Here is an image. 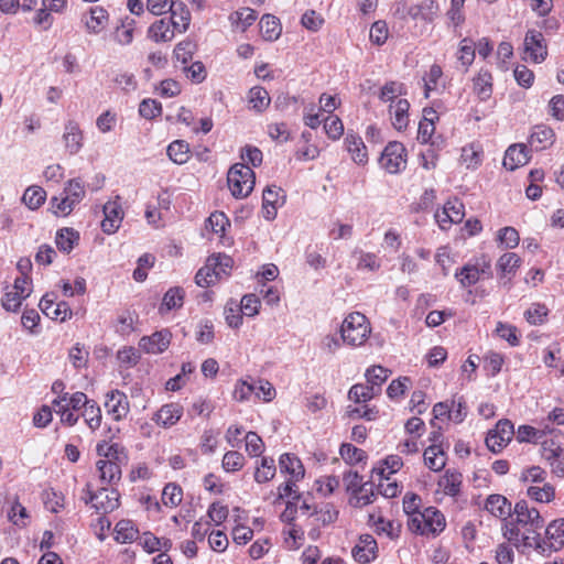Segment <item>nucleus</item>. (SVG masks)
I'll list each match as a JSON object with an SVG mask.
<instances>
[{
	"mask_svg": "<svg viewBox=\"0 0 564 564\" xmlns=\"http://www.w3.org/2000/svg\"><path fill=\"white\" fill-rule=\"evenodd\" d=\"M370 334V323L366 315L360 312L348 314L340 326L343 343L352 347L364 345Z\"/></svg>",
	"mask_w": 564,
	"mask_h": 564,
	"instance_id": "nucleus-1",
	"label": "nucleus"
},
{
	"mask_svg": "<svg viewBox=\"0 0 564 564\" xmlns=\"http://www.w3.org/2000/svg\"><path fill=\"white\" fill-rule=\"evenodd\" d=\"M545 535L549 542L542 541L540 534L523 535V545L534 547L543 554L561 550L564 546V518L549 523Z\"/></svg>",
	"mask_w": 564,
	"mask_h": 564,
	"instance_id": "nucleus-2",
	"label": "nucleus"
},
{
	"mask_svg": "<svg viewBox=\"0 0 564 564\" xmlns=\"http://www.w3.org/2000/svg\"><path fill=\"white\" fill-rule=\"evenodd\" d=\"M254 183V172L247 164L236 163L229 169L227 184L234 197H247L252 192Z\"/></svg>",
	"mask_w": 564,
	"mask_h": 564,
	"instance_id": "nucleus-3",
	"label": "nucleus"
},
{
	"mask_svg": "<svg viewBox=\"0 0 564 564\" xmlns=\"http://www.w3.org/2000/svg\"><path fill=\"white\" fill-rule=\"evenodd\" d=\"M491 275V261L486 256L477 258L475 262L466 263L455 273V278L463 288L476 284L481 276L490 278Z\"/></svg>",
	"mask_w": 564,
	"mask_h": 564,
	"instance_id": "nucleus-4",
	"label": "nucleus"
},
{
	"mask_svg": "<svg viewBox=\"0 0 564 564\" xmlns=\"http://www.w3.org/2000/svg\"><path fill=\"white\" fill-rule=\"evenodd\" d=\"M513 513L516 521L525 529L531 535H536L538 530L544 525V520L535 508H529L525 500L518 501L514 506Z\"/></svg>",
	"mask_w": 564,
	"mask_h": 564,
	"instance_id": "nucleus-5",
	"label": "nucleus"
},
{
	"mask_svg": "<svg viewBox=\"0 0 564 564\" xmlns=\"http://www.w3.org/2000/svg\"><path fill=\"white\" fill-rule=\"evenodd\" d=\"M405 148L402 143L389 142L380 158L381 166L389 173L395 174L405 167L406 164Z\"/></svg>",
	"mask_w": 564,
	"mask_h": 564,
	"instance_id": "nucleus-6",
	"label": "nucleus"
},
{
	"mask_svg": "<svg viewBox=\"0 0 564 564\" xmlns=\"http://www.w3.org/2000/svg\"><path fill=\"white\" fill-rule=\"evenodd\" d=\"M147 8L154 15H161L170 11L174 28L180 26V22L175 20L177 8H180L182 10L181 20L183 21V30H187L189 25V12L182 2H173V0H148Z\"/></svg>",
	"mask_w": 564,
	"mask_h": 564,
	"instance_id": "nucleus-7",
	"label": "nucleus"
},
{
	"mask_svg": "<svg viewBox=\"0 0 564 564\" xmlns=\"http://www.w3.org/2000/svg\"><path fill=\"white\" fill-rule=\"evenodd\" d=\"M514 435L513 424L509 420H500L495 430L486 437V445L489 451L499 453L511 441Z\"/></svg>",
	"mask_w": 564,
	"mask_h": 564,
	"instance_id": "nucleus-8",
	"label": "nucleus"
},
{
	"mask_svg": "<svg viewBox=\"0 0 564 564\" xmlns=\"http://www.w3.org/2000/svg\"><path fill=\"white\" fill-rule=\"evenodd\" d=\"M56 297L54 293H46L42 296L39 306L47 317L64 322L72 317V310L66 302L55 303Z\"/></svg>",
	"mask_w": 564,
	"mask_h": 564,
	"instance_id": "nucleus-9",
	"label": "nucleus"
},
{
	"mask_svg": "<svg viewBox=\"0 0 564 564\" xmlns=\"http://www.w3.org/2000/svg\"><path fill=\"white\" fill-rule=\"evenodd\" d=\"M464 216V204L457 198L448 199L445 203L442 212H436L435 214L436 221L440 224L442 229H445L452 224L460 223Z\"/></svg>",
	"mask_w": 564,
	"mask_h": 564,
	"instance_id": "nucleus-10",
	"label": "nucleus"
},
{
	"mask_svg": "<svg viewBox=\"0 0 564 564\" xmlns=\"http://www.w3.org/2000/svg\"><path fill=\"white\" fill-rule=\"evenodd\" d=\"M171 338V332L162 329L150 336H143L139 341V347L147 354H161L167 349Z\"/></svg>",
	"mask_w": 564,
	"mask_h": 564,
	"instance_id": "nucleus-11",
	"label": "nucleus"
},
{
	"mask_svg": "<svg viewBox=\"0 0 564 564\" xmlns=\"http://www.w3.org/2000/svg\"><path fill=\"white\" fill-rule=\"evenodd\" d=\"M89 500L97 511L108 513L119 507V492L115 489L101 488L93 492Z\"/></svg>",
	"mask_w": 564,
	"mask_h": 564,
	"instance_id": "nucleus-12",
	"label": "nucleus"
},
{
	"mask_svg": "<svg viewBox=\"0 0 564 564\" xmlns=\"http://www.w3.org/2000/svg\"><path fill=\"white\" fill-rule=\"evenodd\" d=\"M105 218L101 221V228L105 234H115L123 219V210L118 200L108 202L104 205Z\"/></svg>",
	"mask_w": 564,
	"mask_h": 564,
	"instance_id": "nucleus-13",
	"label": "nucleus"
},
{
	"mask_svg": "<svg viewBox=\"0 0 564 564\" xmlns=\"http://www.w3.org/2000/svg\"><path fill=\"white\" fill-rule=\"evenodd\" d=\"M524 52L535 63L544 61L547 52L543 34L536 31H529L524 39Z\"/></svg>",
	"mask_w": 564,
	"mask_h": 564,
	"instance_id": "nucleus-14",
	"label": "nucleus"
},
{
	"mask_svg": "<svg viewBox=\"0 0 564 564\" xmlns=\"http://www.w3.org/2000/svg\"><path fill=\"white\" fill-rule=\"evenodd\" d=\"M282 189L278 186H268L262 194V213L267 220H273L276 217L278 207L284 203V197L280 195Z\"/></svg>",
	"mask_w": 564,
	"mask_h": 564,
	"instance_id": "nucleus-15",
	"label": "nucleus"
},
{
	"mask_svg": "<svg viewBox=\"0 0 564 564\" xmlns=\"http://www.w3.org/2000/svg\"><path fill=\"white\" fill-rule=\"evenodd\" d=\"M105 408L108 414H111L116 421H119L129 413L128 398L123 392L113 390L107 394Z\"/></svg>",
	"mask_w": 564,
	"mask_h": 564,
	"instance_id": "nucleus-16",
	"label": "nucleus"
},
{
	"mask_svg": "<svg viewBox=\"0 0 564 564\" xmlns=\"http://www.w3.org/2000/svg\"><path fill=\"white\" fill-rule=\"evenodd\" d=\"M183 415V406L180 403H167L162 405L153 415L152 420L160 426L167 429L175 425Z\"/></svg>",
	"mask_w": 564,
	"mask_h": 564,
	"instance_id": "nucleus-17",
	"label": "nucleus"
},
{
	"mask_svg": "<svg viewBox=\"0 0 564 564\" xmlns=\"http://www.w3.org/2000/svg\"><path fill=\"white\" fill-rule=\"evenodd\" d=\"M97 454L102 457L99 460L116 463V465L122 466L128 463V454L123 446L115 443L108 444L107 442L99 443L97 445Z\"/></svg>",
	"mask_w": 564,
	"mask_h": 564,
	"instance_id": "nucleus-18",
	"label": "nucleus"
},
{
	"mask_svg": "<svg viewBox=\"0 0 564 564\" xmlns=\"http://www.w3.org/2000/svg\"><path fill=\"white\" fill-rule=\"evenodd\" d=\"M377 551V542L371 534H362L358 543L354 546L351 553L359 563H369L375 560Z\"/></svg>",
	"mask_w": 564,
	"mask_h": 564,
	"instance_id": "nucleus-19",
	"label": "nucleus"
},
{
	"mask_svg": "<svg viewBox=\"0 0 564 564\" xmlns=\"http://www.w3.org/2000/svg\"><path fill=\"white\" fill-rule=\"evenodd\" d=\"M484 508L494 517L506 520L511 516V502L502 495H489L485 501Z\"/></svg>",
	"mask_w": 564,
	"mask_h": 564,
	"instance_id": "nucleus-20",
	"label": "nucleus"
},
{
	"mask_svg": "<svg viewBox=\"0 0 564 564\" xmlns=\"http://www.w3.org/2000/svg\"><path fill=\"white\" fill-rule=\"evenodd\" d=\"M63 141L70 155L79 152L83 147V133L77 122L70 120L65 124Z\"/></svg>",
	"mask_w": 564,
	"mask_h": 564,
	"instance_id": "nucleus-21",
	"label": "nucleus"
},
{
	"mask_svg": "<svg viewBox=\"0 0 564 564\" xmlns=\"http://www.w3.org/2000/svg\"><path fill=\"white\" fill-rule=\"evenodd\" d=\"M345 147L355 163L364 165L368 162L367 147L359 135L347 133L345 138Z\"/></svg>",
	"mask_w": 564,
	"mask_h": 564,
	"instance_id": "nucleus-22",
	"label": "nucleus"
},
{
	"mask_svg": "<svg viewBox=\"0 0 564 564\" xmlns=\"http://www.w3.org/2000/svg\"><path fill=\"white\" fill-rule=\"evenodd\" d=\"M527 162V147L523 144H512L507 149L502 164L507 170L513 171Z\"/></svg>",
	"mask_w": 564,
	"mask_h": 564,
	"instance_id": "nucleus-23",
	"label": "nucleus"
},
{
	"mask_svg": "<svg viewBox=\"0 0 564 564\" xmlns=\"http://www.w3.org/2000/svg\"><path fill=\"white\" fill-rule=\"evenodd\" d=\"M554 131L544 124H539L533 128L530 137V144L536 151L549 148L554 142Z\"/></svg>",
	"mask_w": 564,
	"mask_h": 564,
	"instance_id": "nucleus-24",
	"label": "nucleus"
},
{
	"mask_svg": "<svg viewBox=\"0 0 564 564\" xmlns=\"http://www.w3.org/2000/svg\"><path fill=\"white\" fill-rule=\"evenodd\" d=\"M176 28L172 24V17L170 20L161 19L155 21L149 28V37L155 42H167L174 37V31Z\"/></svg>",
	"mask_w": 564,
	"mask_h": 564,
	"instance_id": "nucleus-25",
	"label": "nucleus"
},
{
	"mask_svg": "<svg viewBox=\"0 0 564 564\" xmlns=\"http://www.w3.org/2000/svg\"><path fill=\"white\" fill-rule=\"evenodd\" d=\"M279 465L281 473L290 474L294 481H299L304 477L305 469L302 462L292 454L285 453L281 455Z\"/></svg>",
	"mask_w": 564,
	"mask_h": 564,
	"instance_id": "nucleus-26",
	"label": "nucleus"
},
{
	"mask_svg": "<svg viewBox=\"0 0 564 564\" xmlns=\"http://www.w3.org/2000/svg\"><path fill=\"white\" fill-rule=\"evenodd\" d=\"M409 108L410 104L406 99H398L393 105L390 106L392 124L399 131L408 127Z\"/></svg>",
	"mask_w": 564,
	"mask_h": 564,
	"instance_id": "nucleus-27",
	"label": "nucleus"
},
{
	"mask_svg": "<svg viewBox=\"0 0 564 564\" xmlns=\"http://www.w3.org/2000/svg\"><path fill=\"white\" fill-rule=\"evenodd\" d=\"M260 32L265 41L278 40L282 32L280 20L274 15L264 14L260 20Z\"/></svg>",
	"mask_w": 564,
	"mask_h": 564,
	"instance_id": "nucleus-28",
	"label": "nucleus"
},
{
	"mask_svg": "<svg viewBox=\"0 0 564 564\" xmlns=\"http://www.w3.org/2000/svg\"><path fill=\"white\" fill-rule=\"evenodd\" d=\"M425 465L434 471H438L445 467V453L438 444H431L424 452Z\"/></svg>",
	"mask_w": 564,
	"mask_h": 564,
	"instance_id": "nucleus-29",
	"label": "nucleus"
},
{
	"mask_svg": "<svg viewBox=\"0 0 564 564\" xmlns=\"http://www.w3.org/2000/svg\"><path fill=\"white\" fill-rule=\"evenodd\" d=\"M474 91L480 100H487L492 94V76L489 70L480 69L474 78Z\"/></svg>",
	"mask_w": 564,
	"mask_h": 564,
	"instance_id": "nucleus-30",
	"label": "nucleus"
},
{
	"mask_svg": "<svg viewBox=\"0 0 564 564\" xmlns=\"http://www.w3.org/2000/svg\"><path fill=\"white\" fill-rule=\"evenodd\" d=\"M79 241V232L73 228L65 227L57 231L55 242L57 248L69 253Z\"/></svg>",
	"mask_w": 564,
	"mask_h": 564,
	"instance_id": "nucleus-31",
	"label": "nucleus"
},
{
	"mask_svg": "<svg viewBox=\"0 0 564 564\" xmlns=\"http://www.w3.org/2000/svg\"><path fill=\"white\" fill-rule=\"evenodd\" d=\"M108 13L101 7L90 9L89 18L85 21L89 33L98 34L107 24Z\"/></svg>",
	"mask_w": 564,
	"mask_h": 564,
	"instance_id": "nucleus-32",
	"label": "nucleus"
},
{
	"mask_svg": "<svg viewBox=\"0 0 564 564\" xmlns=\"http://www.w3.org/2000/svg\"><path fill=\"white\" fill-rule=\"evenodd\" d=\"M425 533H440L445 529V518L436 508L430 507L424 510Z\"/></svg>",
	"mask_w": 564,
	"mask_h": 564,
	"instance_id": "nucleus-33",
	"label": "nucleus"
},
{
	"mask_svg": "<svg viewBox=\"0 0 564 564\" xmlns=\"http://www.w3.org/2000/svg\"><path fill=\"white\" fill-rule=\"evenodd\" d=\"M138 529L130 520H120L115 527V540L118 543H131L138 538Z\"/></svg>",
	"mask_w": 564,
	"mask_h": 564,
	"instance_id": "nucleus-34",
	"label": "nucleus"
},
{
	"mask_svg": "<svg viewBox=\"0 0 564 564\" xmlns=\"http://www.w3.org/2000/svg\"><path fill=\"white\" fill-rule=\"evenodd\" d=\"M97 469L100 480L105 484H112L121 478V466L116 463L98 460Z\"/></svg>",
	"mask_w": 564,
	"mask_h": 564,
	"instance_id": "nucleus-35",
	"label": "nucleus"
},
{
	"mask_svg": "<svg viewBox=\"0 0 564 564\" xmlns=\"http://www.w3.org/2000/svg\"><path fill=\"white\" fill-rule=\"evenodd\" d=\"M169 158L176 164H184L189 159V145L183 140L173 141L167 147Z\"/></svg>",
	"mask_w": 564,
	"mask_h": 564,
	"instance_id": "nucleus-36",
	"label": "nucleus"
},
{
	"mask_svg": "<svg viewBox=\"0 0 564 564\" xmlns=\"http://www.w3.org/2000/svg\"><path fill=\"white\" fill-rule=\"evenodd\" d=\"M502 521V535L514 545H518L520 542L523 544V535H531L525 530L521 532L520 524L516 520H508L507 518Z\"/></svg>",
	"mask_w": 564,
	"mask_h": 564,
	"instance_id": "nucleus-37",
	"label": "nucleus"
},
{
	"mask_svg": "<svg viewBox=\"0 0 564 564\" xmlns=\"http://www.w3.org/2000/svg\"><path fill=\"white\" fill-rule=\"evenodd\" d=\"M482 151L479 145L474 143L462 149L460 161L467 169H476L480 165Z\"/></svg>",
	"mask_w": 564,
	"mask_h": 564,
	"instance_id": "nucleus-38",
	"label": "nucleus"
},
{
	"mask_svg": "<svg viewBox=\"0 0 564 564\" xmlns=\"http://www.w3.org/2000/svg\"><path fill=\"white\" fill-rule=\"evenodd\" d=\"M248 98L252 108L259 112L264 111L271 101L268 91L260 86L252 87L249 90Z\"/></svg>",
	"mask_w": 564,
	"mask_h": 564,
	"instance_id": "nucleus-39",
	"label": "nucleus"
},
{
	"mask_svg": "<svg viewBox=\"0 0 564 564\" xmlns=\"http://www.w3.org/2000/svg\"><path fill=\"white\" fill-rule=\"evenodd\" d=\"M379 392L377 390H375V387L370 386L369 383L368 384L357 383L350 388V390L348 392V398H349V400H351L356 403H360V402H367V401L371 400Z\"/></svg>",
	"mask_w": 564,
	"mask_h": 564,
	"instance_id": "nucleus-40",
	"label": "nucleus"
},
{
	"mask_svg": "<svg viewBox=\"0 0 564 564\" xmlns=\"http://www.w3.org/2000/svg\"><path fill=\"white\" fill-rule=\"evenodd\" d=\"M184 290L181 288H171L163 296L160 312L180 308L183 305Z\"/></svg>",
	"mask_w": 564,
	"mask_h": 564,
	"instance_id": "nucleus-41",
	"label": "nucleus"
},
{
	"mask_svg": "<svg viewBox=\"0 0 564 564\" xmlns=\"http://www.w3.org/2000/svg\"><path fill=\"white\" fill-rule=\"evenodd\" d=\"M457 58L464 67V72H467L475 59V44L470 39L466 37L460 41Z\"/></svg>",
	"mask_w": 564,
	"mask_h": 564,
	"instance_id": "nucleus-42",
	"label": "nucleus"
},
{
	"mask_svg": "<svg viewBox=\"0 0 564 564\" xmlns=\"http://www.w3.org/2000/svg\"><path fill=\"white\" fill-rule=\"evenodd\" d=\"M212 263H215V260L207 259L206 264L197 271L195 282L198 286L206 288L219 280Z\"/></svg>",
	"mask_w": 564,
	"mask_h": 564,
	"instance_id": "nucleus-43",
	"label": "nucleus"
},
{
	"mask_svg": "<svg viewBox=\"0 0 564 564\" xmlns=\"http://www.w3.org/2000/svg\"><path fill=\"white\" fill-rule=\"evenodd\" d=\"M183 490L182 488L173 482L167 484L162 492V501L166 507H176L182 502Z\"/></svg>",
	"mask_w": 564,
	"mask_h": 564,
	"instance_id": "nucleus-44",
	"label": "nucleus"
},
{
	"mask_svg": "<svg viewBox=\"0 0 564 564\" xmlns=\"http://www.w3.org/2000/svg\"><path fill=\"white\" fill-rule=\"evenodd\" d=\"M339 454L341 458L350 465L361 463L367 458L365 451L348 443L340 446Z\"/></svg>",
	"mask_w": 564,
	"mask_h": 564,
	"instance_id": "nucleus-45",
	"label": "nucleus"
},
{
	"mask_svg": "<svg viewBox=\"0 0 564 564\" xmlns=\"http://www.w3.org/2000/svg\"><path fill=\"white\" fill-rule=\"evenodd\" d=\"M362 478L357 471L349 470L344 474L343 482L346 491L354 495L356 491H368V482H361Z\"/></svg>",
	"mask_w": 564,
	"mask_h": 564,
	"instance_id": "nucleus-46",
	"label": "nucleus"
},
{
	"mask_svg": "<svg viewBox=\"0 0 564 564\" xmlns=\"http://www.w3.org/2000/svg\"><path fill=\"white\" fill-rule=\"evenodd\" d=\"M527 494L531 499L538 502H550L554 498L555 490L552 485L544 484L543 487H529Z\"/></svg>",
	"mask_w": 564,
	"mask_h": 564,
	"instance_id": "nucleus-47",
	"label": "nucleus"
},
{
	"mask_svg": "<svg viewBox=\"0 0 564 564\" xmlns=\"http://www.w3.org/2000/svg\"><path fill=\"white\" fill-rule=\"evenodd\" d=\"M46 194L41 187H29L22 197L24 204L31 209L39 208L45 202Z\"/></svg>",
	"mask_w": 564,
	"mask_h": 564,
	"instance_id": "nucleus-48",
	"label": "nucleus"
},
{
	"mask_svg": "<svg viewBox=\"0 0 564 564\" xmlns=\"http://www.w3.org/2000/svg\"><path fill=\"white\" fill-rule=\"evenodd\" d=\"M275 475V464L273 458L263 457L261 459V468H257L254 479L257 482H267Z\"/></svg>",
	"mask_w": 564,
	"mask_h": 564,
	"instance_id": "nucleus-49",
	"label": "nucleus"
},
{
	"mask_svg": "<svg viewBox=\"0 0 564 564\" xmlns=\"http://www.w3.org/2000/svg\"><path fill=\"white\" fill-rule=\"evenodd\" d=\"M195 50L196 44L189 40H185L176 44L174 48V56L176 61L186 65L192 59Z\"/></svg>",
	"mask_w": 564,
	"mask_h": 564,
	"instance_id": "nucleus-50",
	"label": "nucleus"
},
{
	"mask_svg": "<svg viewBox=\"0 0 564 564\" xmlns=\"http://www.w3.org/2000/svg\"><path fill=\"white\" fill-rule=\"evenodd\" d=\"M230 21L235 24H241V31H246L257 20V12L250 8H243L230 14Z\"/></svg>",
	"mask_w": 564,
	"mask_h": 564,
	"instance_id": "nucleus-51",
	"label": "nucleus"
},
{
	"mask_svg": "<svg viewBox=\"0 0 564 564\" xmlns=\"http://www.w3.org/2000/svg\"><path fill=\"white\" fill-rule=\"evenodd\" d=\"M214 324L209 319H202L197 324L196 340L202 345H208L214 340Z\"/></svg>",
	"mask_w": 564,
	"mask_h": 564,
	"instance_id": "nucleus-52",
	"label": "nucleus"
},
{
	"mask_svg": "<svg viewBox=\"0 0 564 564\" xmlns=\"http://www.w3.org/2000/svg\"><path fill=\"white\" fill-rule=\"evenodd\" d=\"M443 76L442 67L437 64H433L430 67L429 73L423 78L424 80V95L427 98L430 96V93L434 89H436L438 80Z\"/></svg>",
	"mask_w": 564,
	"mask_h": 564,
	"instance_id": "nucleus-53",
	"label": "nucleus"
},
{
	"mask_svg": "<svg viewBox=\"0 0 564 564\" xmlns=\"http://www.w3.org/2000/svg\"><path fill=\"white\" fill-rule=\"evenodd\" d=\"M547 313L549 310L544 304L535 303L525 311L524 317L531 325H540L544 323Z\"/></svg>",
	"mask_w": 564,
	"mask_h": 564,
	"instance_id": "nucleus-54",
	"label": "nucleus"
},
{
	"mask_svg": "<svg viewBox=\"0 0 564 564\" xmlns=\"http://www.w3.org/2000/svg\"><path fill=\"white\" fill-rule=\"evenodd\" d=\"M388 370L381 366H373L366 372L367 382L375 387V390L380 391L381 384L388 379Z\"/></svg>",
	"mask_w": 564,
	"mask_h": 564,
	"instance_id": "nucleus-55",
	"label": "nucleus"
},
{
	"mask_svg": "<svg viewBox=\"0 0 564 564\" xmlns=\"http://www.w3.org/2000/svg\"><path fill=\"white\" fill-rule=\"evenodd\" d=\"M245 465V457L236 451L227 452L223 457V467L226 471L240 470Z\"/></svg>",
	"mask_w": 564,
	"mask_h": 564,
	"instance_id": "nucleus-56",
	"label": "nucleus"
},
{
	"mask_svg": "<svg viewBox=\"0 0 564 564\" xmlns=\"http://www.w3.org/2000/svg\"><path fill=\"white\" fill-rule=\"evenodd\" d=\"M208 259L215 260V263H212V264H213V268L216 269L215 274L218 276V279H221L223 275L229 274L228 270L231 269L232 263H234V260L231 259V257L224 254V253H218V254L210 256Z\"/></svg>",
	"mask_w": 564,
	"mask_h": 564,
	"instance_id": "nucleus-57",
	"label": "nucleus"
},
{
	"mask_svg": "<svg viewBox=\"0 0 564 564\" xmlns=\"http://www.w3.org/2000/svg\"><path fill=\"white\" fill-rule=\"evenodd\" d=\"M83 416L91 430H96L100 426L101 411L95 401H91L88 405H86L83 412Z\"/></svg>",
	"mask_w": 564,
	"mask_h": 564,
	"instance_id": "nucleus-58",
	"label": "nucleus"
},
{
	"mask_svg": "<svg viewBox=\"0 0 564 564\" xmlns=\"http://www.w3.org/2000/svg\"><path fill=\"white\" fill-rule=\"evenodd\" d=\"M519 264L520 258L513 252H508L499 258L497 267L502 273L510 274L516 271Z\"/></svg>",
	"mask_w": 564,
	"mask_h": 564,
	"instance_id": "nucleus-59",
	"label": "nucleus"
},
{
	"mask_svg": "<svg viewBox=\"0 0 564 564\" xmlns=\"http://www.w3.org/2000/svg\"><path fill=\"white\" fill-rule=\"evenodd\" d=\"M246 451L250 456H259L264 449V443L261 437L254 432L246 434Z\"/></svg>",
	"mask_w": 564,
	"mask_h": 564,
	"instance_id": "nucleus-60",
	"label": "nucleus"
},
{
	"mask_svg": "<svg viewBox=\"0 0 564 564\" xmlns=\"http://www.w3.org/2000/svg\"><path fill=\"white\" fill-rule=\"evenodd\" d=\"M162 106L154 99H144L139 106V113L145 119H153L160 116Z\"/></svg>",
	"mask_w": 564,
	"mask_h": 564,
	"instance_id": "nucleus-61",
	"label": "nucleus"
},
{
	"mask_svg": "<svg viewBox=\"0 0 564 564\" xmlns=\"http://www.w3.org/2000/svg\"><path fill=\"white\" fill-rule=\"evenodd\" d=\"M256 390V384L253 382H248L246 380H239L234 390V399L239 402L248 401L253 394Z\"/></svg>",
	"mask_w": 564,
	"mask_h": 564,
	"instance_id": "nucleus-62",
	"label": "nucleus"
},
{
	"mask_svg": "<svg viewBox=\"0 0 564 564\" xmlns=\"http://www.w3.org/2000/svg\"><path fill=\"white\" fill-rule=\"evenodd\" d=\"M370 41L377 45H382L388 39V26L384 21H376L370 28Z\"/></svg>",
	"mask_w": 564,
	"mask_h": 564,
	"instance_id": "nucleus-63",
	"label": "nucleus"
},
{
	"mask_svg": "<svg viewBox=\"0 0 564 564\" xmlns=\"http://www.w3.org/2000/svg\"><path fill=\"white\" fill-rule=\"evenodd\" d=\"M64 193L73 200V203L78 204L85 196V187L79 180H70L67 183Z\"/></svg>",
	"mask_w": 564,
	"mask_h": 564,
	"instance_id": "nucleus-64",
	"label": "nucleus"
}]
</instances>
